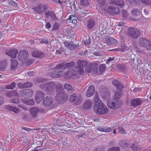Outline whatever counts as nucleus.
Segmentation results:
<instances>
[{
    "label": "nucleus",
    "instance_id": "nucleus-1",
    "mask_svg": "<svg viewBox=\"0 0 151 151\" xmlns=\"http://www.w3.org/2000/svg\"><path fill=\"white\" fill-rule=\"evenodd\" d=\"M78 65L76 66L77 72H76L73 70H70V71H67L63 75L65 77H72L76 75V74L78 73L81 75L84 74V71L83 68L87 65V61L79 60L77 62ZM50 75L52 78L59 77L63 75V72L62 71H58L57 70H53L51 72Z\"/></svg>",
    "mask_w": 151,
    "mask_h": 151
},
{
    "label": "nucleus",
    "instance_id": "nucleus-2",
    "mask_svg": "<svg viewBox=\"0 0 151 151\" xmlns=\"http://www.w3.org/2000/svg\"><path fill=\"white\" fill-rule=\"evenodd\" d=\"M115 94L114 98L116 99L111 101L108 100L107 105L109 108L116 109L120 108L122 106V102L118 99L121 96V92H120L118 93L116 92Z\"/></svg>",
    "mask_w": 151,
    "mask_h": 151
},
{
    "label": "nucleus",
    "instance_id": "nucleus-3",
    "mask_svg": "<svg viewBox=\"0 0 151 151\" xmlns=\"http://www.w3.org/2000/svg\"><path fill=\"white\" fill-rule=\"evenodd\" d=\"M95 105L93 107L94 112L98 114H107L109 111L108 108L103 103H100Z\"/></svg>",
    "mask_w": 151,
    "mask_h": 151
},
{
    "label": "nucleus",
    "instance_id": "nucleus-4",
    "mask_svg": "<svg viewBox=\"0 0 151 151\" xmlns=\"http://www.w3.org/2000/svg\"><path fill=\"white\" fill-rule=\"evenodd\" d=\"M58 86L59 88V90H60L61 91L57 94L55 97V99L57 101L61 103L67 101L68 97L67 94L62 91L63 90L62 86L60 84H58Z\"/></svg>",
    "mask_w": 151,
    "mask_h": 151
},
{
    "label": "nucleus",
    "instance_id": "nucleus-5",
    "mask_svg": "<svg viewBox=\"0 0 151 151\" xmlns=\"http://www.w3.org/2000/svg\"><path fill=\"white\" fill-rule=\"evenodd\" d=\"M75 65V63L72 61L67 63H61L56 66L54 68V69L60 70L65 69L67 68L70 69L73 67Z\"/></svg>",
    "mask_w": 151,
    "mask_h": 151
},
{
    "label": "nucleus",
    "instance_id": "nucleus-6",
    "mask_svg": "<svg viewBox=\"0 0 151 151\" xmlns=\"http://www.w3.org/2000/svg\"><path fill=\"white\" fill-rule=\"evenodd\" d=\"M32 9L38 14H41L47 10V7L46 5L40 3Z\"/></svg>",
    "mask_w": 151,
    "mask_h": 151
},
{
    "label": "nucleus",
    "instance_id": "nucleus-7",
    "mask_svg": "<svg viewBox=\"0 0 151 151\" xmlns=\"http://www.w3.org/2000/svg\"><path fill=\"white\" fill-rule=\"evenodd\" d=\"M128 34L130 37L134 38H137L140 35V32L136 28L130 27L128 30Z\"/></svg>",
    "mask_w": 151,
    "mask_h": 151
},
{
    "label": "nucleus",
    "instance_id": "nucleus-8",
    "mask_svg": "<svg viewBox=\"0 0 151 151\" xmlns=\"http://www.w3.org/2000/svg\"><path fill=\"white\" fill-rule=\"evenodd\" d=\"M77 100V101L75 103L76 105H79L82 102L81 99L79 97L78 98L77 95L76 94H72L70 97L69 101L71 103H73Z\"/></svg>",
    "mask_w": 151,
    "mask_h": 151
},
{
    "label": "nucleus",
    "instance_id": "nucleus-9",
    "mask_svg": "<svg viewBox=\"0 0 151 151\" xmlns=\"http://www.w3.org/2000/svg\"><path fill=\"white\" fill-rule=\"evenodd\" d=\"M33 90L30 89L23 90L20 92V94L22 96H24V94L27 97H31L33 95Z\"/></svg>",
    "mask_w": 151,
    "mask_h": 151
},
{
    "label": "nucleus",
    "instance_id": "nucleus-10",
    "mask_svg": "<svg viewBox=\"0 0 151 151\" xmlns=\"http://www.w3.org/2000/svg\"><path fill=\"white\" fill-rule=\"evenodd\" d=\"M107 11L111 15L117 14L120 13L119 8L113 6L109 7L107 9Z\"/></svg>",
    "mask_w": 151,
    "mask_h": 151
},
{
    "label": "nucleus",
    "instance_id": "nucleus-11",
    "mask_svg": "<svg viewBox=\"0 0 151 151\" xmlns=\"http://www.w3.org/2000/svg\"><path fill=\"white\" fill-rule=\"evenodd\" d=\"M45 96L44 93L42 91H39L37 92L35 96V100L36 102L39 104L42 101Z\"/></svg>",
    "mask_w": 151,
    "mask_h": 151
},
{
    "label": "nucleus",
    "instance_id": "nucleus-12",
    "mask_svg": "<svg viewBox=\"0 0 151 151\" xmlns=\"http://www.w3.org/2000/svg\"><path fill=\"white\" fill-rule=\"evenodd\" d=\"M142 99L137 98L133 99L130 101V106L133 107H136L140 105L142 103Z\"/></svg>",
    "mask_w": 151,
    "mask_h": 151
},
{
    "label": "nucleus",
    "instance_id": "nucleus-13",
    "mask_svg": "<svg viewBox=\"0 0 151 151\" xmlns=\"http://www.w3.org/2000/svg\"><path fill=\"white\" fill-rule=\"evenodd\" d=\"M53 102L54 99L52 98L46 96L43 100V104L45 106L47 107L51 106L53 104Z\"/></svg>",
    "mask_w": 151,
    "mask_h": 151
},
{
    "label": "nucleus",
    "instance_id": "nucleus-14",
    "mask_svg": "<svg viewBox=\"0 0 151 151\" xmlns=\"http://www.w3.org/2000/svg\"><path fill=\"white\" fill-rule=\"evenodd\" d=\"M95 92V86L93 85H91L88 88L86 92V96L87 97H90L92 96Z\"/></svg>",
    "mask_w": 151,
    "mask_h": 151
},
{
    "label": "nucleus",
    "instance_id": "nucleus-15",
    "mask_svg": "<svg viewBox=\"0 0 151 151\" xmlns=\"http://www.w3.org/2000/svg\"><path fill=\"white\" fill-rule=\"evenodd\" d=\"M56 87L57 90L58 91V86H56L54 82H48L46 91L48 92H52Z\"/></svg>",
    "mask_w": 151,
    "mask_h": 151
},
{
    "label": "nucleus",
    "instance_id": "nucleus-16",
    "mask_svg": "<svg viewBox=\"0 0 151 151\" xmlns=\"http://www.w3.org/2000/svg\"><path fill=\"white\" fill-rule=\"evenodd\" d=\"M29 55L27 51L23 50L20 51L19 53L18 59L20 60H22L23 59H25L27 58Z\"/></svg>",
    "mask_w": 151,
    "mask_h": 151
},
{
    "label": "nucleus",
    "instance_id": "nucleus-17",
    "mask_svg": "<svg viewBox=\"0 0 151 151\" xmlns=\"http://www.w3.org/2000/svg\"><path fill=\"white\" fill-rule=\"evenodd\" d=\"M18 52V50L15 49H11L9 51L6 52V54L13 58H16V55Z\"/></svg>",
    "mask_w": 151,
    "mask_h": 151
},
{
    "label": "nucleus",
    "instance_id": "nucleus-18",
    "mask_svg": "<svg viewBox=\"0 0 151 151\" xmlns=\"http://www.w3.org/2000/svg\"><path fill=\"white\" fill-rule=\"evenodd\" d=\"M5 108L10 111L13 112L14 113L18 114L20 112V110L16 107L12 106L10 105H7L5 106Z\"/></svg>",
    "mask_w": 151,
    "mask_h": 151
},
{
    "label": "nucleus",
    "instance_id": "nucleus-19",
    "mask_svg": "<svg viewBox=\"0 0 151 151\" xmlns=\"http://www.w3.org/2000/svg\"><path fill=\"white\" fill-rule=\"evenodd\" d=\"M92 102L91 100L87 99L86 101L83 106V108L86 110H89L91 109Z\"/></svg>",
    "mask_w": 151,
    "mask_h": 151
},
{
    "label": "nucleus",
    "instance_id": "nucleus-20",
    "mask_svg": "<svg viewBox=\"0 0 151 151\" xmlns=\"http://www.w3.org/2000/svg\"><path fill=\"white\" fill-rule=\"evenodd\" d=\"M131 149L134 151H139L141 148V147L139 144L135 142L130 146Z\"/></svg>",
    "mask_w": 151,
    "mask_h": 151
},
{
    "label": "nucleus",
    "instance_id": "nucleus-21",
    "mask_svg": "<svg viewBox=\"0 0 151 151\" xmlns=\"http://www.w3.org/2000/svg\"><path fill=\"white\" fill-rule=\"evenodd\" d=\"M100 4L101 8L105 12H106L107 6L105 4L106 0H97Z\"/></svg>",
    "mask_w": 151,
    "mask_h": 151
},
{
    "label": "nucleus",
    "instance_id": "nucleus-22",
    "mask_svg": "<svg viewBox=\"0 0 151 151\" xmlns=\"http://www.w3.org/2000/svg\"><path fill=\"white\" fill-rule=\"evenodd\" d=\"M32 56L34 57L40 58L44 57L43 53L37 50L33 52L32 53Z\"/></svg>",
    "mask_w": 151,
    "mask_h": 151
},
{
    "label": "nucleus",
    "instance_id": "nucleus-23",
    "mask_svg": "<svg viewBox=\"0 0 151 151\" xmlns=\"http://www.w3.org/2000/svg\"><path fill=\"white\" fill-rule=\"evenodd\" d=\"M97 129L99 131L106 132H110L112 131L111 129L107 127H97Z\"/></svg>",
    "mask_w": 151,
    "mask_h": 151
},
{
    "label": "nucleus",
    "instance_id": "nucleus-24",
    "mask_svg": "<svg viewBox=\"0 0 151 151\" xmlns=\"http://www.w3.org/2000/svg\"><path fill=\"white\" fill-rule=\"evenodd\" d=\"M105 65L104 64H101L99 66V70L100 73H99L98 70L96 68V70L95 75H99L101 74L105 70Z\"/></svg>",
    "mask_w": 151,
    "mask_h": 151
},
{
    "label": "nucleus",
    "instance_id": "nucleus-25",
    "mask_svg": "<svg viewBox=\"0 0 151 151\" xmlns=\"http://www.w3.org/2000/svg\"><path fill=\"white\" fill-rule=\"evenodd\" d=\"M112 83L117 89L120 91L122 90L123 87V86L118 81L114 80L113 81Z\"/></svg>",
    "mask_w": 151,
    "mask_h": 151
},
{
    "label": "nucleus",
    "instance_id": "nucleus-26",
    "mask_svg": "<svg viewBox=\"0 0 151 151\" xmlns=\"http://www.w3.org/2000/svg\"><path fill=\"white\" fill-rule=\"evenodd\" d=\"M148 40L143 37H140L139 38L138 45L139 46L142 47H144L145 46L146 43Z\"/></svg>",
    "mask_w": 151,
    "mask_h": 151
},
{
    "label": "nucleus",
    "instance_id": "nucleus-27",
    "mask_svg": "<svg viewBox=\"0 0 151 151\" xmlns=\"http://www.w3.org/2000/svg\"><path fill=\"white\" fill-rule=\"evenodd\" d=\"M96 68L94 66L91 65L88 66L86 69V71L88 73H91L93 74H95Z\"/></svg>",
    "mask_w": 151,
    "mask_h": 151
},
{
    "label": "nucleus",
    "instance_id": "nucleus-28",
    "mask_svg": "<svg viewBox=\"0 0 151 151\" xmlns=\"http://www.w3.org/2000/svg\"><path fill=\"white\" fill-rule=\"evenodd\" d=\"M38 107H34L30 109V113L32 116L35 117L37 115V112H38Z\"/></svg>",
    "mask_w": 151,
    "mask_h": 151
},
{
    "label": "nucleus",
    "instance_id": "nucleus-29",
    "mask_svg": "<svg viewBox=\"0 0 151 151\" xmlns=\"http://www.w3.org/2000/svg\"><path fill=\"white\" fill-rule=\"evenodd\" d=\"M64 88L69 93H71L73 91V88L71 85L69 83H66L64 86Z\"/></svg>",
    "mask_w": 151,
    "mask_h": 151
},
{
    "label": "nucleus",
    "instance_id": "nucleus-30",
    "mask_svg": "<svg viewBox=\"0 0 151 151\" xmlns=\"http://www.w3.org/2000/svg\"><path fill=\"white\" fill-rule=\"evenodd\" d=\"M95 23L93 19H89L88 22L87 27L89 29L92 28L95 25Z\"/></svg>",
    "mask_w": 151,
    "mask_h": 151
},
{
    "label": "nucleus",
    "instance_id": "nucleus-31",
    "mask_svg": "<svg viewBox=\"0 0 151 151\" xmlns=\"http://www.w3.org/2000/svg\"><path fill=\"white\" fill-rule=\"evenodd\" d=\"M6 95L7 96L11 97L14 96H17V91L15 90L9 91L6 93Z\"/></svg>",
    "mask_w": 151,
    "mask_h": 151
},
{
    "label": "nucleus",
    "instance_id": "nucleus-32",
    "mask_svg": "<svg viewBox=\"0 0 151 151\" xmlns=\"http://www.w3.org/2000/svg\"><path fill=\"white\" fill-rule=\"evenodd\" d=\"M23 102L25 104L29 105H33L34 104V101L32 99L24 100Z\"/></svg>",
    "mask_w": 151,
    "mask_h": 151
},
{
    "label": "nucleus",
    "instance_id": "nucleus-33",
    "mask_svg": "<svg viewBox=\"0 0 151 151\" xmlns=\"http://www.w3.org/2000/svg\"><path fill=\"white\" fill-rule=\"evenodd\" d=\"M11 69L13 70L15 68H16L18 65V63L17 61L15 60H11Z\"/></svg>",
    "mask_w": 151,
    "mask_h": 151
},
{
    "label": "nucleus",
    "instance_id": "nucleus-34",
    "mask_svg": "<svg viewBox=\"0 0 151 151\" xmlns=\"http://www.w3.org/2000/svg\"><path fill=\"white\" fill-rule=\"evenodd\" d=\"M94 102L95 103V105H96L97 104H98V105L100 104V103H103L99 99V96L97 94H96L94 96Z\"/></svg>",
    "mask_w": 151,
    "mask_h": 151
},
{
    "label": "nucleus",
    "instance_id": "nucleus-35",
    "mask_svg": "<svg viewBox=\"0 0 151 151\" xmlns=\"http://www.w3.org/2000/svg\"><path fill=\"white\" fill-rule=\"evenodd\" d=\"M60 26V24L59 23L57 22H55L53 24L52 28V31H54V30H58Z\"/></svg>",
    "mask_w": 151,
    "mask_h": 151
},
{
    "label": "nucleus",
    "instance_id": "nucleus-36",
    "mask_svg": "<svg viewBox=\"0 0 151 151\" xmlns=\"http://www.w3.org/2000/svg\"><path fill=\"white\" fill-rule=\"evenodd\" d=\"M16 85V83L14 82H12L10 84L5 86V88L8 89H14Z\"/></svg>",
    "mask_w": 151,
    "mask_h": 151
},
{
    "label": "nucleus",
    "instance_id": "nucleus-37",
    "mask_svg": "<svg viewBox=\"0 0 151 151\" xmlns=\"http://www.w3.org/2000/svg\"><path fill=\"white\" fill-rule=\"evenodd\" d=\"M7 63L6 60L3 61L0 65V70L2 71L7 66Z\"/></svg>",
    "mask_w": 151,
    "mask_h": 151
},
{
    "label": "nucleus",
    "instance_id": "nucleus-38",
    "mask_svg": "<svg viewBox=\"0 0 151 151\" xmlns=\"http://www.w3.org/2000/svg\"><path fill=\"white\" fill-rule=\"evenodd\" d=\"M113 4H115L122 7L124 5V3L122 0H118L117 1L114 2Z\"/></svg>",
    "mask_w": 151,
    "mask_h": 151
},
{
    "label": "nucleus",
    "instance_id": "nucleus-39",
    "mask_svg": "<svg viewBox=\"0 0 151 151\" xmlns=\"http://www.w3.org/2000/svg\"><path fill=\"white\" fill-rule=\"evenodd\" d=\"M108 42L111 44L114 45L116 44L117 41L114 38L112 37H109V39Z\"/></svg>",
    "mask_w": 151,
    "mask_h": 151
},
{
    "label": "nucleus",
    "instance_id": "nucleus-40",
    "mask_svg": "<svg viewBox=\"0 0 151 151\" xmlns=\"http://www.w3.org/2000/svg\"><path fill=\"white\" fill-rule=\"evenodd\" d=\"M140 12V10L139 9H134L132 10V14L133 16H135L139 14Z\"/></svg>",
    "mask_w": 151,
    "mask_h": 151
},
{
    "label": "nucleus",
    "instance_id": "nucleus-41",
    "mask_svg": "<svg viewBox=\"0 0 151 151\" xmlns=\"http://www.w3.org/2000/svg\"><path fill=\"white\" fill-rule=\"evenodd\" d=\"M80 4L81 5L86 6L89 4V3L87 0H80Z\"/></svg>",
    "mask_w": 151,
    "mask_h": 151
},
{
    "label": "nucleus",
    "instance_id": "nucleus-42",
    "mask_svg": "<svg viewBox=\"0 0 151 151\" xmlns=\"http://www.w3.org/2000/svg\"><path fill=\"white\" fill-rule=\"evenodd\" d=\"M145 47L148 50H151V44L150 41L148 40L145 45Z\"/></svg>",
    "mask_w": 151,
    "mask_h": 151
},
{
    "label": "nucleus",
    "instance_id": "nucleus-43",
    "mask_svg": "<svg viewBox=\"0 0 151 151\" xmlns=\"http://www.w3.org/2000/svg\"><path fill=\"white\" fill-rule=\"evenodd\" d=\"M50 17L52 18V20L56 21L58 20V18L56 17L55 14L52 11L51 13V14Z\"/></svg>",
    "mask_w": 151,
    "mask_h": 151
},
{
    "label": "nucleus",
    "instance_id": "nucleus-44",
    "mask_svg": "<svg viewBox=\"0 0 151 151\" xmlns=\"http://www.w3.org/2000/svg\"><path fill=\"white\" fill-rule=\"evenodd\" d=\"M48 82L46 83L40 85V88L43 90L46 91L47 87Z\"/></svg>",
    "mask_w": 151,
    "mask_h": 151
},
{
    "label": "nucleus",
    "instance_id": "nucleus-45",
    "mask_svg": "<svg viewBox=\"0 0 151 151\" xmlns=\"http://www.w3.org/2000/svg\"><path fill=\"white\" fill-rule=\"evenodd\" d=\"M141 2L146 5H151V0H140Z\"/></svg>",
    "mask_w": 151,
    "mask_h": 151
},
{
    "label": "nucleus",
    "instance_id": "nucleus-46",
    "mask_svg": "<svg viewBox=\"0 0 151 151\" xmlns=\"http://www.w3.org/2000/svg\"><path fill=\"white\" fill-rule=\"evenodd\" d=\"M120 150V149L119 147H113L108 150V151H119Z\"/></svg>",
    "mask_w": 151,
    "mask_h": 151
},
{
    "label": "nucleus",
    "instance_id": "nucleus-47",
    "mask_svg": "<svg viewBox=\"0 0 151 151\" xmlns=\"http://www.w3.org/2000/svg\"><path fill=\"white\" fill-rule=\"evenodd\" d=\"M129 13L126 10H122V17L124 18H126L129 15Z\"/></svg>",
    "mask_w": 151,
    "mask_h": 151
},
{
    "label": "nucleus",
    "instance_id": "nucleus-48",
    "mask_svg": "<svg viewBox=\"0 0 151 151\" xmlns=\"http://www.w3.org/2000/svg\"><path fill=\"white\" fill-rule=\"evenodd\" d=\"M11 103L17 104L19 102V100L17 98H14L13 99H10V100Z\"/></svg>",
    "mask_w": 151,
    "mask_h": 151
},
{
    "label": "nucleus",
    "instance_id": "nucleus-49",
    "mask_svg": "<svg viewBox=\"0 0 151 151\" xmlns=\"http://www.w3.org/2000/svg\"><path fill=\"white\" fill-rule=\"evenodd\" d=\"M45 139H44L43 142H45L46 145H50L53 143V141L51 139H49L45 142Z\"/></svg>",
    "mask_w": 151,
    "mask_h": 151
},
{
    "label": "nucleus",
    "instance_id": "nucleus-50",
    "mask_svg": "<svg viewBox=\"0 0 151 151\" xmlns=\"http://www.w3.org/2000/svg\"><path fill=\"white\" fill-rule=\"evenodd\" d=\"M102 96L104 98L107 99L109 98L110 97V95L109 92L108 91H107L104 93Z\"/></svg>",
    "mask_w": 151,
    "mask_h": 151
},
{
    "label": "nucleus",
    "instance_id": "nucleus-51",
    "mask_svg": "<svg viewBox=\"0 0 151 151\" xmlns=\"http://www.w3.org/2000/svg\"><path fill=\"white\" fill-rule=\"evenodd\" d=\"M24 88H30L32 86V84L29 82H27L24 83Z\"/></svg>",
    "mask_w": 151,
    "mask_h": 151
},
{
    "label": "nucleus",
    "instance_id": "nucleus-52",
    "mask_svg": "<svg viewBox=\"0 0 151 151\" xmlns=\"http://www.w3.org/2000/svg\"><path fill=\"white\" fill-rule=\"evenodd\" d=\"M119 132L121 134H125L126 133L123 128L119 127L118 128Z\"/></svg>",
    "mask_w": 151,
    "mask_h": 151
},
{
    "label": "nucleus",
    "instance_id": "nucleus-53",
    "mask_svg": "<svg viewBox=\"0 0 151 151\" xmlns=\"http://www.w3.org/2000/svg\"><path fill=\"white\" fill-rule=\"evenodd\" d=\"M52 12V11H48L46 12L45 14V17L47 18H48L49 17H50Z\"/></svg>",
    "mask_w": 151,
    "mask_h": 151
},
{
    "label": "nucleus",
    "instance_id": "nucleus-54",
    "mask_svg": "<svg viewBox=\"0 0 151 151\" xmlns=\"http://www.w3.org/2000/svg\"><path fill=\"white\" fill-rule=\"evenodd\" d=\"M47 81V79H40L37 80L35 83H43Z\"/></svg>",
    "mask_w": 151,
    "mask_h": 151
},
{
    "label": "nucleus",
    "instance_id": "nucleus-55",
    "mask_svg": "<svg viewBox=\"0 0 151 151\" xmlns=\"http://www.w3.org/2000/svg\"><path fill=\"white\" fill-rule=\"evenodd\" d=\"M115 58L114 57H113L112 58L111 57H109V58L107 60V61L106 62V63L107 64H109V63H110V62L111 61H113L114 60Z\"/></svg>",
    "mask_w": 151,
    "mask_h": 151
},
{
    "label": "nucleus",
    "instance_id": "nucleus-56",
    "mask_svg": "<svg viewBox=\"0 0 151 151\" xmlns=\"http://www.w3.org/2000/svg\"><path fill=\"white\" fill-rule=\"evenodd\" d=\"M18 87L20 88H24V83H19L17 84Z\"/></svg>",
    "mask_w": 151,
    "mask_h": 151
},
{
    "label": "nucleus",
    "instance_id": "nucleus-57",
    "mask_svg": "<svg viewBox=\"0 0 151 151\" xmlns=\"http://www.w3.org/2000/svg\"><path fill=\"white\" fill-rule=\"evenodd\" d=\"M9 4L13 6H16L17 5L16 3L12 1H10L9 2Z\"/></svg>",
    "mask_w": 151,
    "mask_h": 151
},
{
    "label": "nucleus",
    "instance_id": "nucleus-58",
    "mask_svg": "<svg viewBox=\"0 0 151 151\" xmlns=\"http://www.w3.org/2000/svg\"><path fill=\"white\" fill-rule=\"evenodd\" d=\"M41 43L47 44L48 43V41L47 39H43L40 42Z\"/></svg>",
    "mask_w": 151,
    "mask_h": 151
},
{
    "label": "nucleus",
    "instance_id": "nucleus-59",
    "mask_svg": "<svg viewBox=\"0 0 151 151\" xmlns=\"http://www.w3.org/2000/svg\"><path fill=\"white\" fill-rule=\"evenodd\" d=\"M22 129L23 130H25L29 132L31 131V130L33 129L28 128V127H22Z\"/></svg>",
    "mask_w": 151,
    "mask_h": 151
},
{
    "label": "nucleus",
    "instance_id": "nucleus-60",
    "mask_svg": "<svg viewBox=\"0 0 151 151\" xmlns=\"http://www.w3.org/2000/svg\"><path fill=\"white\" fill-rule=\"evenodd\" d=\"M67 47L70 50H73L74 48V46L73 44L70 43L69 44V46H68Z\"/></svg>",
    "mask_w": 151,
    "mask_h": 151
},
{
    "label": "nucleus",
    "instance_id": "nucleus-61",
    "mask_svg": "<svg viewBox=\"0 0 151 151\" xmlns=\"http://www.w3.org/2000/svg\"><path fill=\"white\" fill-rule=\"evenodd\" d=\"M90 40L89 39L85 40L84 42V43L86 45H89L90 44Z\"/></svg>",
    "mask_w": 151,
    "mask_h": 151
},
{
    "label": "nucleus",
    "instance_id": "nucleus-62",
    "mask_svg": "<svg viewBox=\"0 0 151 151\" xmlns=\"http://www.w3.org/2000/svg\"><path fill=\"white\" fill-rule=\"evenodd\" d=\"M51 26V24L49 22H47L46 25V27L47 29L50 28Z\"/></svg>",
    "mask_w": 151,
    "mask_h": 151
},
{
    "label": "nucleus",
    "instance_id": "nucleus-63",
    "mask_svg": "<svg viewBox=\"0 0 151 151\" xmlns=\"http://www.w3.org/2000/svg\"><path fill=\"white\" fill-rule=\"evenodd\" d=\"M35 73L33 71H29L28 73V75L29 76H31L34 75Z\"/></svg>",
    "mask_w": 151,
    "mask_h": 151
},
{
    "label": "nucleus",
    "instance_id": "nucleus-64",
    "mask_svg": "<svg viewBox=\"0 0 151 151\" xmlns=\"http://www.w3.org/2000/svg\"><path fill=\"white\" fill-rule=\"evenodd\" d=\"M4 98L1 96H0V105H1L4 103Z\"/></svg>",
    "mask_w": 151,
    "mask_h": 151
}]
</instances>
